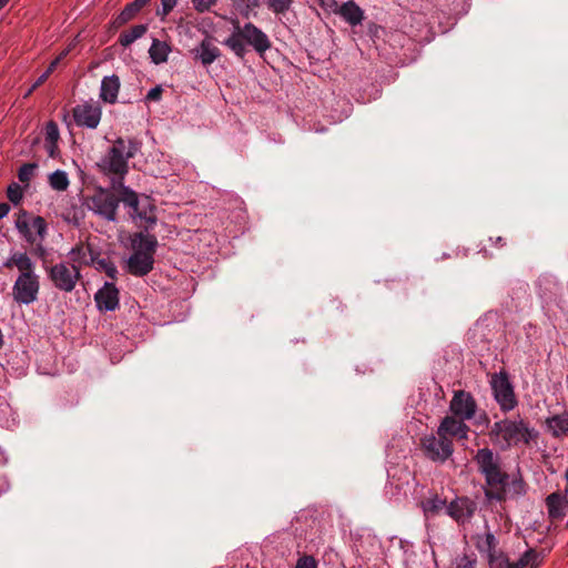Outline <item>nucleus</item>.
Wrapping results in <instances>:
<instances>
[{"label": "nucleus", "instance_id": "44", "mask_svg": "<svg viewBox=\"0 0 568 568\" xmlns=\"http://www.w3.org/2000/svg\"><path fill=\"white\" fill-rule=\"evenodd\" d=\"M163 90L160 85H156L155 88L151 89L146 94L148 101H159L162 97Z\"/></svg>", "mask_w": 568, "mask_h": 568}, {"label": "nucleus", "instance_id": "46", "mask_svg": "<svg viewBox=\"0 0 568 568\" xmlns=\"http://www.w3.org/2000/svg\"><path fill=\"white\" fill-rule=\"evenodd\" d=\"M45 150L50 158L54 159L59 153L58 142H45Z\"/></svg>", "mask_w": 568, "mask_h": 568}, {"label": "nucleus", "instance_id": "20", "mask_svg": "<svg viewBox=\"0 0 568 568\" xmlns=\"http://www.w3.org/2000/svg\"><path fill=\"white\" fill-rule=\"evenodd\" d=\"M545 424L547 432L555 438H561L568 435V413L548 417Z\"/></svg>", "mask_w": 568, "mask_h": 568}, {"label": "nucleus", "instance_id": "27", "mask_svg": "<svg viewBox=\"0 0 568 568\" xmlns=\"http://www.w3.org/2000/svg\"><path fill=\"white\" fill-rule=\"evenodd\" d=\"M148 31L146 24H136L131 27L130 29L123 31L119 37V43L122 47L131 45L135 40L142 38Z\"/></svg>", "mask_w": 568, "mask_h": 568}, {"label": "nucleus", "instance_id": "25", "mask_svg": "<svg viewBox=\"0 0 568 568\" xmlns=\"http://www.w3.org/2000/svg\"><path fill=\"white\" fill-rule=\"evenodd\" d=\"M97 251L90 245L80 243L75 245L69 253L72 264L79 263L84 265H92L91 258L97 255Z\"/></svg>", "mask_w": 568, "mask_h": 568}, {"label": "nucleus", "instance_id": "21", "mask_svg": "<svg viewBox=\"0 0 568 568\" xmlns=\"http://www.w3.org/2000/svg\"><path fill=\"white\" fill-rule=\"evenodd\" d=\"M337 13L353 27L361 24L364 19V11L353 0L343 3Z\"/></svg>", "mask_w": 568, "mask_h": 568}, {"label": "nucleus", "instance_id": "6", "mask_svg": "<svg viewBox=\"0 0 568 568\" xmlns=\"http://www.w3.org/2000/svg\"><path fill=\"white\" fill-rule=\"evenodd\" d=\"M48 277L59 291L70 293L74 290L78 281L82 277L80 267L70 263H57L45 267Z\"/></svg>", "mask_w": 568, "mask_h": 568}, {"label": "nucleus", "instance_id": "38", "mask_svg": "<svg viewBox=\"0 0 568 568\" xmlns=\"http://www.w3.org/2000/svg\"><path fill=\"white\" fill-rule=\"evenodd\" d=\"M453 568H476V559L467 555L457 557Z\"/></svg>", "mask_w": 568, "mask_h": 568}, {"label": "nucleus", "instance_id": "55", "mask_svg": "<svg viewBox=\"0 0 568 568\" xmlns=\"http://www.w3.org/2000/svg\"><path fill=\"white\" fill-rule=\"evenodd\" d=\"M566 480H567L566 493H567V498H568V467L566 470Z\"/></svg>", "mask_w": 568, "mask_h": 568}, {"label": "nucleus", "instance_id": "33", "mask_svg": "<svg viewBox=\"0 0 568 568\" xmlns=\"http://www.w3.org/2000/svg\"><path fill=\"white\" fill-rule=\"evenodd\" d=\"M423 508L426 514L436 515L438 514L444 507H446V500L439 498L438 496H435L433 498H428L424 500Z\"/></svg>", "mask_w": 568, "mask_h": 568}, {"label": "nucleus", "instance_id": "50", "mask_svg": "<svg viewBox=\"0 0 568 568\" xmlns=\"http://www.w3.org/2000/svg\"><path fill=\"white\" fill-rule=\"evenodd\" d=\"M241 3L247 4V8L257 9L261 6L260 0H239Z\"/></svg>", "mask_w": 568, "mask_h": 568}, {"label": "nucleus", "instance_id": "52", "mask_svg": "<svg viewBox=\"0 0 568 568\" xmlns=\"http://www.w3.org/2000/svg\"><path fill=\"white\" fill-rule=\"evenodd\" d=\"M60 63V58H55L49 65V68L47 69L45 72H49V74H51L54 69L57 68V65Z\"/></svg>", "mask_w": 568, "mask_h": 568}, {"label": "nucleus", "instance_id": "36", "mask_svg": "<svg viewBox=\"0 0 568 568\" xmlns=\"http://www.w3.org/2000/svg\"><path fill=\"white\" fill-rule=\"evenodd\" d=\"M45 142H58L60 138L58 124L49 121L45 125Z\"/></svg>", "mask_w": 568, "mask_h": 568}, {"label": "nucleus", "instance_id": "22", "mask_svg": "<svg viewBox=\"0 0 568 568\" xmlns=\"http://www.w3.org/2000/svg\"><path fill=\"white\" fill-rule=\"evenodd\" d=\"M120 90V79L118 75L104 77L101 82L100 98L106 103H115Z\"/></svg>", "mask_w": 568, "mask_h": 568}, {"label": "nucleus", "instance_id": "16", "mask_svg": "<svg viewBox=\"0 0 568 568\" xmlns=\"http://www.w3.org/2000/svg\"><path fill=\"white\" fill-rule=\"evenodd\" d=\"M465 419H460L454 416H446L437 430V435L439 436H454L458 438H466V434L468 432V426L464 423Z\"/></svg>", "mask_w": 568, "mask_h": 568}, {"label": "nucleus", "instance_id": "34", "mask_svg": "<svg viewBox=\"0 0 568 568\" xmlns=\"http://www.w3.org/2000/svg\"><path fill=\"white\" fill-rule=\"evenodd\" d=\"M267 8L276 16L285 14L292 7L293 0H265Z\"/></svg>", "mask_w": 568, "mask_h": 568}, {"label": "nucleus", "instance_id": "37", "mask_svg": "<svg viewBox=\"0 0 568 568\" xmlns=\"http://www.w3.org/2000/svg\"><path fill=\"white\" fill-rule=\"evenodd\" d=\"M32 227L41 240L47 235V222L42 216H36L32 219Z\"/></svg>", "mask_w": 568, "mask_h": 568}, {"label": "nucleus", "instance_id": "47", "mask_svg": "<svg viewBox=\"0 0 568 568\" xmlns=\"http://www.w3.org/2000/svg\"><path fill=\"white\" fill-rule=\"evenodd\" d=\"M322 8L337 13L338 4L335 0H321Z\"/></svg>", "mask_w": 568, "mask_h": 568}, {"label": "nucleus", "instance_id": "9", "mask_svg": "<svg viewBox=\"0 0 568 568\" xmlns=\"http://www.w3.org/2000/svg\"><path fill=\"white\" fill-rule=\"evenodd\" d=\"M424 454L432 460L445 462L453 454V442L446 436L427 435L420 440Z\"/></svg>", "mask_w": 568, "mask_h": 568}, {"label": "nucleus", "instance_id": "42", "mask_svg": "<svg viewBox=\"0 0 568 568\" xmlns=\"http://www.w3.org/2000/svg\"><path fill=\"white\" fill-rule=\"evenodd\" d=\"M236 8H237V10H239L240 14H241L243 18H245V19H250V18H251V16L256 17V14H257V13L255 12V10H256V9H254V8H247V4L241 3L240 1L237 2Z\"/></svg>", "mask_w": 568, "mask_h": 568}, {"label": "nucleus", "instance_id": "1", "mask_svg": "<svg viewBox=\"0 0 568 568\" xmlns=\"http://www.w3.org/2000/svg\"><path fill=\"white\" fill-rule=\"evenodd\" d=\"M473 459L485 479L484 493L488 500L503 503L508 497L517 498L527 493V484L520 471L509 475L503 469L500 455L493 449L479 448Z\"/></svg>", "mask_w": 568, "mask_h": 568}, {"label": "nucleus", "instance_id": "5", "mask_svg": "<svg viewBox=\"0 0 568 568\" xmlns=\"http://www.w3.org/2000/svg\"><path fill=\"white\" fill-rule=\"evenodd\" d=\"M87 207L97 215L109 222H115L119 207V194L115 195L111 189L98 186L92 195H88L84 200Z\"/></svg>", "mask_w": 568, "mask_h": 568}, {"label": "nucleus", "instance_id": "23", "mask_svg": "<svg viewBox=\"0 0 568 568\" xmlns=\"http://www.w3.org/2000/svg\"><path fill=\"white\" fill-rule=\"evenodd\" d=\"M194 52L195 57H197L205 67L212 64L221 55L220 49L209 39H204Z\"/></svg>", "mask_w": 568, "mask_h": 568}, {"label": "nucleus", "instance_id": "15", "mask_svg": "<svg viewBox=\"0 0 568 568\" xmlns=\"http://www.w3.org/2000/svg\"><path fill=\"white\" fill-rule=\"evenodd\" d=\"M154 267V257L140 253H132L126 262L128 272L134 276H145Z\"/></svg>", "mask_w": 568, "mask_h": 568}, {"label": "nucleus", "instance_id": "19", "mask_svg": "<svg viewBox=\"0 0 568 568\" xmlns=\"http://www.w3.org/2000/svg\"><path fill=\"white\" fill-rule=\"evenodd\" d=\"M151 0H134L133 2L128 3L123 10L114 18L112 26L115 29L121 28L132 19L136 17V14L149 4Z\"/></svg>", "mask_w": 568, "mask_h": 568}, {"label": "nucleus", "instance_id": "14", "mask_svg": "<svg viewBox=\"0 0 568 568\" xmlns=\"http://www.w3.org/2000/svg\"><path fill=\"white\" fill-rule=\"evenodd\" d=\"M476 509V505L467 497H459L447 506V514L456 521L469 519Z\"/></svg>", "mask_w": 568, "mask_h": 568}, {"label": "nucleus", "instance_id": "13", "mask_svg": "<svg viewBox=\"0 0 568 568\" xmlns=\"http://www.w3.org/2000/svg\"><path fill=\"white\" fill-rule=\"evenodd\" d=\"M111 187L119 194V203L122 202L124 206H128L131 210L130 215L134 217L141 202V195L125 186L121 180H111Z\"/></svg>", "mask_w": 568, "mask_h": 568}, {"label": "nucleus", "instance_id": "28", "mask_svg": "<svg viewBox=\"0 0 568 568\" xmlns=\"http://www.w3.org/2000/svg\"><path fill=\"white\" fill-rule=\"evenodd\" d=\"M169 52L170 48L165 42L153 39V42L149 49V53L155 64L165 62L168 60Z\"/></svg>", "mask_w": 568, "mask_h": 568}, {"label": "nucleus", "instance_id": "31", "mask_svg": "<svg viewBox=\"0 0 568 568\" xmlns=\"http://www.w3.org/2000/svg\"><path fill=\"white\" fill-rule=\"evenodd\" d=\"M49 183L55 191H65L70 184L68 174L61 170H57L49 175Z\"/></svg>", "mask_w": 568, "mask_h": 568}, {"label": "nucleus", "instance_id": "10", "mask_svg": "<svg viewBox=\"0 0 568 568\" xmlns=\"http://www.w3.org/2000/svg\"><path fill=\"white\" fill-rule=\"evenodd\" d=\"M450 412L460 419H471L476 413V402L470 393L456 390L450 400Z\"/></svg>", "mask_w": 568, "mask_h": 568}, {"label": "nucleus", "instance_id": "39", "mask_svg": "<svg viewBox=\"0 0 568 568\" xmlns=\"http://www.w3.org/2000/svg\"><path fill=\"white\" fill-rule=\"evenodd\" d=\"M7 196L13 204H18L22 199V191L20 186L16 183L9 185Z\"/></svg>", "mask_w": 568, "mask_h": 568}, {"label": "nucleus", "instance_id": "43", "mask_svg": "<svg viewBox=\"0 0 568 568\" xmlns=\"http://www.w3.org/2000/svg\"><path fill=\"white\" fill-rule=\"evenodd\" d=\"M504 428H505V419L494 423V425L491 426V429L489 432V436L491 438L495 436L496 437L500 436L503 438Z\"/></svg>", "mask_w": 568, "mask_h": 568}, {"label": "nucleus", "instance_id": "49", "mask_svg": "<svg viewBox=\"0 0 568 568\" xmlns=\"http://www.w3.org/2000/svg\"><path fill=\"white\" fill-rule=\"evenodd\" d=\"M49 75H50L49 72H44L43 74H41L38 78V80L34 82V84L32 85L30 91H32V90L37 89L38 87L42 85L47 81Z\"/></svg>", "mask_w": 568, "mask_h": 568}, {"label": "nucleus", "instance_id": "40", "mask_svg": "<svg viewBox=\"0 0 568 568\" xmlns=\"http://www.w3.org/2000/svg\"><path fill=\"white\" fill-rule=\"evenodd\" d=\"M216 2L217 0H192L194 9L200 13L210 11Z\"/></svg>", "mask_w": 568, "mask_h": 568}, {"label": "nucleus", "instance_id": "41", "mask_svg": "<svg viewBox=\"0 0 568 568\" xmlns=\"http://www.w3.org/2000/svg\"><path fill=\"white\" fill-rule=\"evenodd\" d=\"M295 568H317V561L313 556L303 555L298 558Z\"/></svg>", "mask_w": 568, "mask_h": 568}, {"label": "nucleus", "instance_id": "17", "mask_svg": "<svg viewBox=\"0 0 568 568\" xmlns=\"http://www.w3.org/2000/svg\"><path fill=\"white\" fill-rule=\"evenodd\" d=\"M158 239L155 235L139 232L132 239V248L134 253L144 254L154 257L158 248Z\"/></svg>", "mask_w": 568, "mask_h": 568}, {"label": "nucleus", "instance_id": "32", "mask_svg": "<svg viewBox=\"0 0 568 568\" xmlns=\"http://www.w3.org/2000/svg\"><path fill=\"white\" fill-rule=\"evenodd\" d=\"M498 541L495 535L488 531L486 532L485 538L478 544V549L480 551H486L490 558V561H493Z\"/></svg>", "mask_w": 568, "mask_h": 568}, {"label": "nucleus", "instance_id": "18", "mask_svg": "<svg viewBox=\"0 0 568 568\" xmlns=\"http://www.w3.org/2000/svg\"><path fill=\"white\" fill-rule=\"evenodd\" d=\"M567 493L562 495L559 491L550 494L546 498L548 515L551 520H561L566 516V507L568 505Z\"/></svg>", "mask_w": 568, "mask_h": 568}, {"label": "nucleus", "instance_id": "54", "mask_svg": "<svg viewBox=\"0 0 568 568\" xmlns=\"http://www.w3.org/2000/svg\"><path fill=\"white\" fill-rule=\"evenodd\" d=\"M9 0H0V10L8 3Z\"/></svg>", "mask_w": 568, "mask_h": 568}, {"label": "nucleus", "instance_id": "7", "mask_svg": "<svg viewBox=\"0 0 568 568\" xmlns=\"http://www.w3.org/2000/svg\"><path fill=\"white\" fill-rule=\"evenodd\" d=\"M537 437L538 432L530 428L528 422L521 418L518 420L505 418L503 439L508 447L517 446L519 443L529 445V443L537 439Z\"/></svg>", "mask_w": 568, "mask_h": 568}, {"label": "nucleus", "instance_id": "24", "mask_svg": "<svg viewBox=\"0 0 568 568\" xmlns=\"http://www.w3.org/2000/svg\"><path fill=\"white\" fill-rule=\"evenodd\" d=\"M154 209L155 207L152 203V199L143 194L141 195V202L134 214V217H139L140 220L144 221L146 223V229H150L156 223Z\"/></svg>", "mask_w": 568, "mask_h": 568}, {"label": "nucleus", "instance_id": "53", "mask_svg": "<svg viewBox=\"0 0 568 568\" xmlns=\"http://www.w3.org/2000/svg\"><path fill=\"white\" fill-rule=\"evenodd\" d=\"M69 51H70V48L63 50L57 58H60V61H61L62 59H64L68 55Z\"/></svg>", "mask_w": 568, "mask_h": 568}, {"label": "nucleus", "instance_id": "26", "mask_svg": "<svg viewBox=\"0 0 568 568\" xmlns=\"http://www.w3.org/2000/svg\"><path fill=\"white\" fill-rule=\"evenodd\" d=\"M538 556L534 549H529L516 562H509L508 559H505L499 564V568H501L503 564H505L506 568H526L529 565L531 568H535L539 565Z\"/></svg>", "mask_w": 568, "mask_h": 568}, {"label": "nucleus", "instance_id": "29", "mask_svg": "<svg viewBox=\"0 0 568 568\" xmlns=\"http://www.w3.org/2000/svg\"><path fill=\"white\" fill-rule=\"evenodd\" d=\"M92 266L98 271L104 272L110 278L115 280L118 275L116 266L109 258H101L98 252L94 257L91 258Z\"/></svg>", "mask_w": 568, "mask_h": 568}, {"label": "nucleus", "instance_id": "8", "mask_svg": "<svg viewBox=\"0 0 568 568\" xmlns=\"http://www.w3.org/2000/svg\"><path fill=\"white\" fill-rule=\"evenodd\" d=\"M491 388L495 399L500 406L503 412H508L515 408L517 399L514 393V387L508 379V375L505 372L495 374L491 377Z\"/></svg>", "mask_w": 568, "mask_h": 568}, {"label": "nucleus", "instance_id": "4", "mask_svg": "<svg viewBox=\"0 0 568 568\" xmlns=\"http://www.w3.org/2000/svg\"><path fill=\"white\" fill-rule=\"evenodd\" d=\"M140 150V142L135 139L125 140L118 138L102 160V169L105 173L113 174L112 180L124 181L129 172L128 160L135 156Z\"/></svg>", "mask_w": 568, "mask_h": 568}, {"label": "nucleus", "instance_id": "48", "mask_svg": "<svg viewBox=\"0 0 568 568\" xmlns=\"http://www.w3.org/2000/svg\"><path fill=\"white\" fill-rule=\"evenodd\" d=\"M32 253L40 258H44L47 255V250L42 244L39 243L33 247Z\"/></svg>", "mask_w": 568, "mask_h": 568}, {"label": "nucleus", "instance_id": "3", "mask_svg": "<svg viewBox=\"0 0 568 568\" xmlns=\"http://www.w3.org/2000/svg\"><path fill=\"white\" fill-rule=\"evenodd\" d=\"M234 31L224 40L226 45L236 57L243 59L247 52L246 45L253 47L258 54H264L271 47V40L267 34L252 22L244 26L240 24L237 19L232 21Z\"/></svg>", "mask_w": 568, "mask_h": 568}, {"label": "nucleus", "instance_id": "56", "mask_svg": "<svg viewBox=\"0 0 568 568\" xmlns=\"http://www.w3.org/2000/svg\"><path fill=\"white\" fill-rule=\"evenodd\" d=\"M496 242H497L498 244H500V245H504V243H503V237H500V236H498V237H497Z\"/></svg>", "mask_w": 568, "mask_h": 568}, {"label": "nucleus", "instance_id": "51", "mask_svg": "<svg viewBox=\"0 0 568 568\" xmlns=\"http://www.w3.org/2000/svg\"><path fill=\"white\" fill-rule=\"evenodd\" d=\"M10 211V205L8 203H0V219L4 217Z\"/></svg>", "mask_w": 568, "mask_h": 568}, {"label": "nucleus", "instance_id": "35", "mask_svg": "<svg viewBox=\"0 0 568 568\" xmlns=\"http://www.w3.org/2000/svg\"><path fill=\"white\" fill-rule=\"evenodd\" d=\"M38 165L36 163H26L23 164L18 172V179L20 182L28 184L32 176L34 175V171Z\"/></svg>", "mask_w": 568, "mask_h": 568}, {"label": "nucleus", "instance_id": "2", "mask_svg": "<svg viewBox=\"0 0 568 568\" xmlns=\"http://www.w3.org/2000/svg\"><path fill=\"white\" fill-rule=\"evenodd\" d=\"M3 267L11 270L17 267L20 275L12 287V295L17 303L29 305L37 301L40 290L39 276L36 274V265L24 252H13L3 263Z\"/></svg>", "mask_w": 568, "mask_h": 568}, {"label": "nucleus", "instance_id": "12", "mask_svg": "<svg viewBox=\"0 0 568 568\" xmlns=\"http://www.w3.org/2000/svg\"><path fill=\"white\" fill-rule=\"evenodd\" d=\"M101 311H115L119 307V291L113 283L105 282L94 296Z\"/></svg>", "mask_w": 568, "mask_h": 568}, {"label": "nucleus", "instance_id": "30", "mask_svg": "<svg viewBox=\"0 0 568 568\" xmlns=\"http://www.w3.org/2000/svg\"><path fill=\"white\" fill-rule=\"evenodd\" d=\"M16 227L18 231L23 235L26 241L30 244L36 243V236L32 234L29 220H28V213L26 211H21L17 217L16 221Z\"/></svg>", "mask_w": 568, "mask_h": 568}, {"label": "nucleus", "instance_id": "45", "mask_svg": "<svg viewBox=\"0 0 568 568\" xmlns=\"http://www.w3.org/2000/svg\"><path fill=\"white\" fill-rule=\"evenodd\" d=\"M176 2L178 0H161L163 14H169L176 6Z\"/></svg>", "mask_w": 568, "mask_h": 568}, {"label": "nucleus", "instance_id": "11", "mask_svg": "<svg viewBox=\"0 0 568 568\" xmlns=\"http://www.w3.org/2000/svg\"><path fill=\"white\" fill-rule=\"evenodd\" d=\"M75 123L79 126L95 129L101 120V108L94 104H79L72 110Z\"/></svg>", "mask_w": 568, "mask_h": 568}]
</instances>
